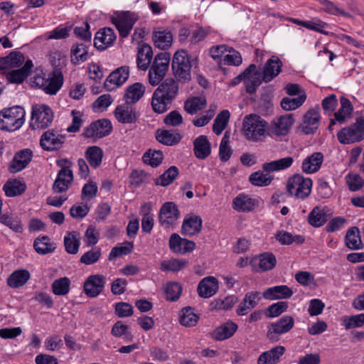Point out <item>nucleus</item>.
Segmentation results:
<instances>
[{
	"mask_svg": "<svg viewBox=\"0 0 364 364\" xmlns=\"http://www.w3.org/2000/svg\"><path fill=\"white\" fill-rule=\"evenodd\" d=\"M180 82L173 78H167L155 90L151 97V107L154 112L162 114L170 109L176 100Z\"/></svg>",
	"mask_w": 364,
	"mask_h": 364,
	"instance_id": "1",
	"label": "nucleus"
},
{
	"mask_svg": "<svg viewBox=\"0 0 364 364\" xmlns=\"http://www.w3.org/2000/svg\"><path fill=\"white\" fill-rule=\"evenodd\" d=\"M242 132L248 141L264 142L267 136L269 135L268 123L257 114H248L243 119Z\"/></svg>",
	"mask_w": 364,
	"mask_h": 364,
	"instance_id": "2",
	"label": "nucleus"
},
{
	"mask_svg": "<svg viewBox=\"0 0 364 364\" xmlns=\"http://www.w3.org/2000/svg\"><path fill=\"white\" fill-rule=\"evenodd\" d=\"M191 61L188 52L181 49L173 56L171 69L176 80L181 83H187L191 80Z\"/></svg>",
	"mask_w": 364,
	"mask_h": 364,
	"instance_id": "3",
	"label": "nucleus"
},
{
	"mask_svg": "<svg viewBox=\"0 0 364 364\" xmlns=\"http://www.w3.org/2000/svg\"><path fill=\"white\" fill-rule=\"evenodd\" d=\"M25 122V111L20 106L4 108L0 112V129L14 132L20 129Z\"/></svg>",
	"mask_w": 364,
	"mask_h": 364,
	"instance_id": "4",
	"label": "nucleus"
},
{
	"mask_svg": "<svg viewBox=\"0 0 364 364\" xmlns=\"http://www.w3.org/2000/svg\"><path fill=\"white\" fill-rule=\"evenodd\" d=\"M170 55L166 53L157 54L152 63L150 64L149 71V82L156 86L162 81L169 67Z\"/></svg>",
	"mask_w": 364,
	"mask_h": 364,
	"instance_id": "5",
	"label": "nucleus"
},
{
	"mask_svg": "<svg viewBox=\"0 0 364 364\" xmlns=\"http://www.w3.org/2000/svg\"><path fill=\"white\" fill-rule=\"evenodd\" d=\"M56 164L60 167V170L54 181L53 189L56 193H63L73 181V173L70 169L73 164L68 159L65 158L57 160Z\"/></svg>",
	"mask_w": 364,
	"mask_h": 364,
	"instance_id": "6",
	"label": "nucleus"
},
{
	"mask_svg": "<svg viewBox=\"0 0 364 364\" xmlns=\"http://www.w3.org/2000/svg\"><path fill=\"white\" fill-rule=\"evenodd\" d=\"M138 18V15L134 12L122 11L114 12L111 16V21L116 26L119 36L127 38Z\"/></svg>",
	"mask_w": 364,
	"mask_h": 364,
	"instance_id": "7",
	"label": "nucleus"
},
{
	"mask_svg": "<svg viewBox=\"0 0 364 364\" xmlns=\"http://www.w3.org/2000/svg\"><path fill=\"white\" fill-rule=\"evenodd\" d=\"M338 141L342 144H349L364 139V118L356 119L355 123L342 128L337 133Z\"/></svg>",
	"mask_w": 364,
	"mask_h": 364,
	"instance_id": "8",
	"label": "nucleus"
},
{
	"mask_svg": "<svg viewBox=\"0 0 364 364\" xmlns=\"http://www.w3.org/2000/svg\"><path fill=\"white\" fill-rule=\"evenodd\" d=\"M312 181L301 174H294L288 179L287 189L291 196L299 199L306 198L311 192Z\"/></svg>",
	"mask_w": 364,
	"mask_h": 364,
	"instance_id": "9",
	"label": "nucleus"
},
{
	"mask_svg": "<svg viewBox=\"0 0 364 364\" xmlns=\"http://www.w3.org/2000/svg\"><path fill=\"white\" fill-rule=\"evenodd\" d=\"M53 120V113L48 105H36L32 107L31 127L33 129H46Z\"/></svg>",
	"mask_w": 364,
	"mask_h": 364,
	"instance_id": "10",
	"label": "nucleus"
},
{
	"mask_svg": "<svg viewBox=\"0 0 364 364\" xmlns=\"http://www.w3.org/2000/svg\"><path fill=\"white\" fill-rule=\"evenodd\" d=\"M294 325V318L289 315H284L268 326L267 336L271 341L277 342L279 340V336L289 332Z\"/></svg>",
	"mask_w": 364,
	"mask_h": 364,
	"instance_id": "11",
	"label": "nucleus"
},
{
	"mask_svg": "<svg viewBox=\"0 0 364 364\" xmlns=\"http://www.w3.org/2000/svg\"><path fill=\"white\" fill-rule=\"evenodd\" d=\"M112 130L111 122L101 119L92 122L84 129L83 136L86 138L101 139L109 134Z\"/></svg>",
	"mask_w": 364,
	"mask_h": 364,
	"instance_id": "12",
	"label": "nucleus"
},
{
	"mask_svg": "<svg viewBox=\"0 0 364 364\" xmlns=\"http://www.w3.org/2000/svg\"><path fill=\"white\" fill-rule=\"evenodd\" d=\"M294 123L293 114H287L272 121L268 125L269 135L271 134L277 136L287 135Z\"/></svg>",
	"mask_w": 364,
	"mask_h": 364,
	"instance_id": "13",
	"label": "nucleus"
},
{
	"mask_svg": "<svg viewBox=\"0 0 364 364\" xmlns=\"http://www.w3.org/2000/svg\"><path fill=\"white\" fill-rule=\"evenodd\" d=\"M65 141V135L53 129L45 132L40 140L41 147L48 151L60 149Z\"/></svg>",
	"mask_w": 364,
	"mask_h": 364,
	"instance_id": "14",
	"label": "nucleus"
},
{
	"mask_svg": "<svg viewBox=\"0 0 364 364\" xmlns=\"http://www.w3.org/2000/svg\"><path fill=\"white\" fill-rule=\"evenodd\" d=\"M179 216L177 206L173 202H166L161 208L159 219L160 223L166 228L173 225Z\"/></svg>",
	"mask_w": 364,
	"mask_h": 364,
	"instance_id": "15",
	"label": "nucleus"
},
{
	"mask_svg": "<svg viewBox=\"0 0 364 364\" xmlns=\"http://www.w3.org/2000/svg\"><path fill=\"white\" fill-rule=\"evenodd\" d=\"M129 76V68L122 66L112 72L107 77L104 85L106 90L111 91L124 83Z\"/></svg>",
	"mask_w": 364,
	"mask_h": 364,
	"instance_id": "16",
	"label": "nucleus"
},
{
	"mask_svg": "<svg viewBox=\"0 0 364 364\" xmlns=\"http://www.w3.org/2000/svg\"><path fill=\"white\" fill-rule=\"evenodd\" d=\"M114 116L117 121L122 124H133L138 121L139 114L131 104L119 105L114 110Z\"/></svg>",
	"mask_w": 364,
	"mask_h": 364,
	"instance_id": "17",
	"label": "nucleus"
},
{
	"mask_svg": "<svg viewBox=\"0 0 364 364\" xmlns=\"http://www.w3.org/2000/svg\"><path fill=\"white\" fill-rule=\"evenodd\" d=\"M105 277L101 274L89 276L84 283V291L90 297L98 296L103 290Z\"/></svg>",
	"mask_w": 364,
	"mask_h": 364,
	"instance_id": "18",
	"label": "nucleus"
},
{
	"mask_svg": "<svg viewBox=\"0 0 364 364\" xmlns=\"http://www.w3.org/2000/svg\"><path fill=\"white\" fill-rule=\"evenodd\" d=\"M168 245L170 250L177 254L191 252L196 247L193 241L181 238L177 233L171 235Z\"/></svg>",
	"mask_w": 364,
	"mask_h": 364,
	"instance_id": "19",
	"label": "nucleus"
},
{
	"mask_svg": "<svg viewBox=\"0 0 364 364\" xmlns=\"http://www.w3.org/2000/svg\"><path fill=\"white\" fill-rule=\"evenodd\" d=\"M115 39L116 35L112 28H101L95 34L94 46L98 50H103L111 46Z\"/></svg>",
	"mask_w": 364,
	"mask_h": 364,
	"instance_id": "20",
	"label": "nucleus"
},
{
	"mask_svg": "<svg viewBox=\"0 0 364 364\" xmlns=\"http://www.w3.org/2000/svg\"><path fill=\"white\" fill-rule=\"evenodd\" d=\"M283 64L276 55H272L265 63L262 70V80L265 82H270L282 71Z\"/></svg>",
	"mask_w": 364,
	"mask_h": 364,
	"instance_id": "21",
	"label": "nucleus"
},
{
	"mask_svg": "<svg viewBox=\"0 0 364 364\" xmlns=\"http://www.w3.org/2000/svg\"><path fill=\"white\" fill-rule=\"evenodd\" d=\"M260 299L261 296L259 291L247 292L237 306L236 313L239 316L247 314L250 310L256 307Z\"/></svg>",
	"mask_w": 364,
	"mask_h": 364,
	"instance_id": "22",
	"label": "nucleus"
},
{
	"mask_svg": "<svg viewBox=\"0 0 364 364\" xmlns=\"http://www.w3.org/2000/svg\"><path fill=\"white\" fill-rule=\"evenodd\" d=\"M32 151L28 149L16 153L9 167L11 173H17L26 167L32 159Z\"/></svg>",
	"mask_w": 364,
	"mask_h": 364,
	"instance_id": "23",
	"label": "nucleus"
},
{
	"mask_svg": "<svg viewBox=\"0 0 364 364\" xmlns=\"http://www.w3.org/2000/svg\"><path fill=\"white\" fill-rule=\"evenodd\" d=\"M262 295L267 300L287 299L293 295V291L287 285H279L266 289Z\"/></svg>",
	"mask_w": 364,
	"mask_h": 364,
	"instance_id": "24",
	"label": "nucleus"
},
{
	"mask_svg": "<svg viewBox=\"0 0 364 364\" xmlns=\"http://www.w3.org/2000/svg\"><path fill=\"white\" fill-rule=\"evenodd\" d=\"M63 83V76L60 68H55L46 78L43 91L49 95H55L60 89Z\"/></svg>",
	"mask_w": 364,
	"mask_h": 364,
	"instance_id": "25",
	"label": "nucleus"
},
{
	"mask_svg": "<svg viewBox=\"0 0 364 364\" xmlns=\"http://www.w3.org/2000/svg\"><path fill=\"white\" fill-rule=\"evenodd\" d=\"M33 67L32 60H28L22 68L9 72L6 79L10 83L21 84L28 77Z\"/></svg>",
	"mask_w": 364,
	"mask_h": 364,
	"instance_id": "26",
	"label": "nucleus"
},
{
	"mask_svg": "<svg viewBox=\"0 0 364 364\" xmlns=\"http://www.w3.org/2000/svg\"><path fill=\"white\" fill-rule=\"evenodd\" d=\"M320 115L315 109H309L304 116L301 131L306 134H314L318 127Z\"/></svg>",
	"mask_w": 364,
	"mask_h": 364,
	"instance_id": "27",
	"label": "nucleus"
},
{
	"mask_svg": "<svg viewBox=\"0 0 364 364\" xmlns=\"http://www.w3.org/2000/svg\"><path fill=\"white\" fill-rule=\"evenodd\" d=\"M202 223V219L198 215L186 216L181 226V233L188 236L198 235L201 230Z\"/></svg>",
	"mask_w": 364,
	"mask_h": 364,
	"instance_id": "28",
	"label": "nucleus"
},
{
	"mask_svg": "<svg viewBox=\"0 0 364 364\" xmlns=\"http://www.w3.org/2000/svg\"><path fill=\"white\" fill-rule=\"evenodd\" d=\"M198 294L202 298H210L218 290V282L214 277L203 278L198 285Z\"/></svg>",
	"mask_w": 364,
	"mask_h": 364,
	"instance_id": "29",
	"label": "nucleus"
},
{
	"mask_svg": "<svg viewBox=\"0 0 364 364\" xmlns=\"http://www.w3.org/2000/svg\"><path fill=\"white\" fill-rule=\"evenodd\" d=\"M284 352V346H277L261 353L257 359V364H276L279 363Z\"/></svg>",
	"mask_w": 364,
	"mask_h": 364,
	"instance_id": "30",
	"label": "nucleus"
},
{
	"mask_svg": "<svg viewBox=\"0 0 364 364\" xmlns=\"http://www.w3.org/2000/svg\"><path fill=\"white\" fill-rule=\"evenodd\" d=\"M323 161V154L314 152L303 161L301 165L302 171L309 174L316 173L320 169Z\"/></svg>",
	"mask_w": 364,
	"mask_h": 364,
	"instance_id": "31",
	"label": "nucleus"
},
{
	"mask_svg": "<svg viewBox=\"0 0 364 364\" xmlns=\"http://www.w3.org/2000/svg\"><path fill=\"white\" fill-rule=\"evenodd\" d=\"M329 211L327 207H314L309 213L307 221L314 228H320L327 221V213Z\"/></svg>",
	"mask_w": 364,
	"mask_h": 364,
	"instance_id": "32",
	"label": "nucleus"
},
{
	"mask_svg": "<svg viewBox=\"0 0 364 364\" xmlns=\"http://www.w3.org/2000/svg\"><path fill=\"white\" fill-rule=\"evenodd\" d=\"M30 278L31 274L27 269H16L9 276L6 283L9 287L17 289L24 286Z\"/></svg>",
	"mask_w": 364,
	"mask_h": 364,
	"instance_id": "33",
	"label": "nucleus"
},
{
	"mask_svg": "<svg viewBox=\"0 0 364 364\" xmlns=\"http://www.w3.org/2000/svg\"><path fill=\"white\" fill-rule=\"evenodd\" d=\"M152 58L153 51L151 47L146 43L140 45L136 58L137 68L141 70H147L151 64Z\"/></svg>",
	"mask_w": 364,
	"mask_h": 364,
	"instance_id": "34",
	"label": "nucleus"
},
{
	"mask_svg": "<svg viewBox=\"0 0 364 364\" xmlns=\"http://www.w3.org/2000/svg\"><path fill=\"white\" fill-rule=\"evenodd\" d=\"M146 87L141 82H135L132 85L127 87L124 99L127 104H135L144 95Z\"/></svg>",
	"mask_w": 364,
	"mask_h": 364,
	"instance_id": "35",
	"label": "nucleus"
},
{
	"mask_svg": "<svg viewBox=\"0 0 364 364\" xmlns=\"http://www.w3.org/2000/svg\"><path fill=\"white\" fill-rule=\"evenodd\" d=\"M237 329V325L228 321L215 328L212 332V338L216 341H223L232 337Z\"/></svg>",
	"mask_w": 364,
	"mask_h": 364,
	"instance_id": "36",
	"label": "nucleus"
},
{
	"mask_svg": "<svg viewBox=\"0 0 364 364\" xmlns=\"http://www.w3.org/2000/svg\"><path fill=\"white\" fill-rule=\"evenodd\" d=\"M91 43H82L74 44L70 50L71 62L74 65L85 62L89 58L88 48Z\"/></svg>",
	"mask_w": 364,
	"mask_h": 364,
	"instance_id": "37",
	"label": "nucleus"
},
{
	"mask_svg": "<svg viewBox=\"0 0 364 364\" xmlns=\"http://www.w3.org/2000/svg\"><path fill=\"white\" fill-rule=\"evenodd\" d=\"M181 134L174 129L161 130L158 129L156 132V140L166 146H173L177 144L181 139Z\"/></svg>",
	"mask_w": 364,
	"mask_h": 364,
	"instance_id": "38",
	"label": "nucleus"
},
{
	"mask_svg": "<svg viewBox=\"0 0 364 364\" xmlns=\"http://www.w3.org/2000/svg\"><path fill=\"white\" fill-rule=\"evenodd\" d=\"M193 151L200 159H206L211 153L210 143L205 135H200L193 141Z\"/></svg>",
	"mask_w": 364,
	"mask_h": 364,
	"instance_id": "39",
	"label": "nucleus"
},
{
	"mask_svg": "<svg viewBox=\"0 0 364 364\" xmlns=\"http://www.w3.org/2000/svg\"><path fill=\"white\" fill-rule=\"evenodd\" d=\"M152 38L154 46L159 49L166 50L172 45L173 35L168 30L155 31Z\"/></svg>",
	"mask_w": 364,
	"mask_h": 364,
	"instance_id": "40",
	"label": "nucleus"
},
{
	"mask_svg": "<svg viewBox=\"0 0 364 364\" xmlns=\"http://www.w3.org/2000/svg\"><path fill=\"white\" fill-rule=\"evenodd\" d=\"M294 161V158L291 156H287L278 160L272 161L270 162L263 164L262 170L267 173L284 170L289 168L292 165Z\"/></svg>",
	"mask_w": 364,
	"mask_h": 364,
	"instance_id": "41",
	"label": "nucleus"
},
{
	"mask_svg": "<svg viewBox=\"0 0 364 364\" xmlns=\"http://www.w3.org/2000/svg\"><path fill=\"white\" fill-rule=\"evenodd\" d=\"M340 102L341 107L334 113V117L338 122L343 124L346 122L347 118L351 116L353 107L350 101L343 96L340 98Z\"/></svg>",
	"mask_w": 364,
	"mask_h": 364,
	"instance_id": "42",
	"label": "nucleus"
},
{
	"mask_svg": "<svg viewBox=\"0 0 364 364\" xmlns=\"http://www.w3.org/2000/svg\"><path fill=\"white\" fill-rule=\"evenodd\" d=\"M33 247L37 253L43 255L54 252L56 248L55 244L48 236L37 237L34 240Z\"/></svg>",
	"mask_w": 364,
	"mask_h": 364,
	"instance_id": "43",
	"label": "nucleus"
},
{
	"mask_svg": "<svg viewBox=\"0 0 364 364\" xmlns=\"http://www.w3.org/2000/svg\"><path fill=\"white\" fill-rule=\"evenodd\" d=\"M345 242L346 247L350 250H360L363 247V244L358 228L353 227L348 230Z\"/></svg>",
	"mask_w": 364,
	"mask_h": 364,
	"instance_id": "44",
	"label": "nucleus"
},
{
	"mask_svg": "<svg viewBox=\"0 0 364 364\" xmlns=\"http://www.w3.org/2000/svg\"><path fill=\"white\" fill-rule=\"evenodd\" d=\"M85 156L91 167L96 168L102 164L103 151L97 146H89L85 153Z\"/></svg>",
	"mask_w": 364,
	"mask_h": 364,
	"instance_id": "45",
	"label": "nucleus"
},
{
	"mask_svg": "<svg viewBox=\"0 0 364 364\" xmlns=\"http://www.w3.org/2000/svg\"><path fill=\"white\" fill-rule=\"evenodd\" d=\"M64 245L68 253L76 254L80 245V234L75 231L68 232L64 237Z\"/></svg>",
	"mask_w": 364,
	"mask_h": 364,
	"instance_id": "46",
	"label": "nucleus"
},
{
	"mask_svg": "<svg viewBox=\"0 0 364 364\" xmlns=\"http://www.w3.org/2000/svg\"><path fill=\"white\" fill-rule=\"evenodd\" d=\"M206 100L204 97H192L188 98L184 102V109L190 114H195L206 106Z\"/></svg>",
	"mask_w": 364,
	"mask_h": 364,
	"instance_id": "47",
	"label": "nucleus"
},
{
	"mask_svg": "<svg viewBox=\"0 0 364 364\" xmlns=\"http://www.w3.org/2000/svg\"><path fill=\"white\" fill-rule=\"evenodd\" d=\"M306 99V93H301L300 96H289L284 97L281 101V107L283 109L289 111L301 107Z\"/></svg>",
	"mask_w": 364,
	"mask_h": 364,
	"instance_id": "48",
	"label": "nucleus"
},
{
	"mask_svg": "<svg viewBox=\"0 0 364 364\" xmlns=\"http://www.w3.org/2000/svg\"><path fill=\"white\" fill-rule=\"evenodd\" d=\"M3 189L7 196L14 197L21 195L26 191V186L25 183L21 181L14 180L12 181H7L4 184Z\"/></svg>",
	"mask_w": 364,
	"mask_h": 364,
	"instance_id": "49",
	"label": "nucleus"
},
{
	"mask_svg": "<svg viewBox=\"0 0 364 364\" xmlns=\"http://www.w3.org/2000/svg\"><path fill=\"white\" fill-rule=\"evenodd\" d=\"M188 262L185 259H171L164 260L160 264V269L163 272L171 271L178 272L184 269Z\"/></svg>",
	"mask_w": 364,
	"mask_h": 364,
	"instance_id": "50",
	"label": "nucleus"
},
{
	"mask_svg": "<svg viewBox=\"0 0 364 364\" xmlns=\"http://www.w3.org/2000/svg\"><path fill=\"white\" fill-rule=\"evenodd\" d=\"M230 116V114L228 109H223L218 114L213 124V131L216 135H220L226 128Z\"/></svg>",
	"mask_w": 364,
	"mask_h": 364,
	"instance_id": "51",
	"label": "nucleus"
},
{
	"mask_svg": "<svg viewBox=\"0 0 364 364\" xmlns=\"http://www.w3.org/2000/svg\"><path fill=\"white\" fill-rule=\"evenodd\" d=\"M262 81H263L262 77H261L259 73L256 70L251 74H249L244 81L246 92L249 94L255 93Z\"/></svg>",
	"mask_w": 364,
	"mask_h": 364,
	"instance_id": "52",
	"label": "nucleus"
},
{
	"mask_svg": "<svg viewBox=\"0 0 364 364\" xmlns=\"http://www.w3.org/2000/svg\"><path fill=\"white\" fill-rule=\"evenodd\" d=\"M70 281L65 277L54 280L51 284L52 291L57 296H65L70 291Z\"/></svg>",
	"mask_w": 364,
	"mask_h": 364,
	"instance_id": "53",
	"label": "nucleus"
},
{
	"mask_svg": "<svg viewBox=\"0 0 364 364\" xmlns=\"http://www.w3.org/2000/svg\"><path fill=\"white\" fill-rule=\"evenodd\" d=\"M254 205L253 200L245 194H240L233 200V208L238 211H250Z\"/></svg>",
	"mask_w": 364,
	"mask_h": 364,
	"instance_id": "54",
	"label": "nucleus"
},
{
	"mask_svg": "<svg viewBox=\"0 0 364 364\" xmlns=\"http://www.w3.org/2000/svg\"><path fill=\"white\" fill-rule=\"evenodd\" d=\"M178 173V168L175 166H172L156 180L155 183L161 186H168L176 178Z\"/></svg>",
	"mask_w": 364,
	"mask_h": 364,
	"instance_id": "55",
	"label": "nucleus"
},
{
	"mask_svg": "<svg viewBox=\"0 0 364 364\" xmlns=\"http://www.w3.org/2000/svg\"><path fill=\"white\" fill-rule=\"evenodd\" d=\"M199 317L193 312V309L190 307H185L181 311L180 316V323L185 326H194L198 323Z\"/></svg>",
	"mask_w": 364,
	"mask_h": 364,
	"instance_id": "56",
	"label": "nucleus"
},
{
	"mask_svg": "<svg viewBox=\"0 0 364 364\" xmlns=\"http://www.w3.org/2000/svg\"><path fill=\"white\" fill-rule=\"evenodd\" d=\"M269 173H264L263 171H258L250 174L249 177L250 182L256 186H267L269 185L273 177L269 175Z\"/></svg>",
	"mask_w": 364,
	"mask_h": 364,
	"instance_id": "57",
	"label": "nucleus"
},
{
	"mask_svg": "<svg viewBox=\"0 0 364 364\" xmlns=\"http://www.w3.org/2000/svg\"><path fill=\"white\" fill-rule=\"evenodd\" d=\"M182 292V287L178 282H169L165 289L166 299L170 301H177Z\"/></svg>",
	"mask_w": 364,
	"mask_h": 364,
	"instance_id": "58",
	"label": "nucleus"
},
{
	"mask_svg": "<svg viewBox=\"0 0 364 364\" xmlns=\"http://www.w3.org/2000/svg\"><path fill=\"white\" fill-rule=\"evenodd\" d=\"M164 159V154L162 151L159 150L152 151L149 149L143 156V161L145 164H147L152 167L158 166Z\"/></svg>",
	"mask_w": 364,
	"mask_h": 364,
	"instance_id": "59",
	"label": "nucleus"
},
{
	"mask_svg": "<svg viewBox=\"0 0 364 364\" xmlns=\"http://www.w3.org/2000/svg\"><path fill=\"white\" fill-rule=\"evenodd\" d=\"M346 181L350 191H359L364 186V179L358 173H349Z\"/></svg>",
	"mask_w": 364,
	"mask_h": 364,
	"instance_id": "60",
	"label": "nucleus"
},
{
	"mask_svg": "<svg viewBox=\"0 0 364 364\" xmlns=\"http://www.w3.org/2000/svg\"><path fill=\"white\" fill-rule=\"evenodd\" d=\"M275 256L270 252H265L260 255L259 267L262 272L273 269L276 265Z\"/></svg>",
	"mask_w": 364,
	"mask_h": 364,
	"instance_id": "61",
	"label": "nucleus"
},
{
	"mask_svg": "<svg viewBox=\"0 0 364 364\" xmlns=\"http://www.w3.org/2000/svg\"><path fill=\"white\" fill-rule=\"evenodd\" d=\"M32 299L48 309L53 308L54 304L52 296L49 294L42 291H35Z\"/></svg>",
	"mask_w": 364,
	"mask_h": 364,
	"instance_id": "62",
	"label": "nucleus"
},
{
	"mask_svg": "<svg viewBox=\"0 0 364 364\" xmlns=\"http://www.w3.org/2000/svg\"><path fill=\"white\" fill-rule=\"evenodd\" d=\"M288 308V303L287 301H279L272 304L265 311V314L269 318H274L279 316L283 312L286 311Z\"/></svg>",
	"mask_w": 364,
	"mask_h": 364,
	"instance_id": "63",
	"label": "nucleus"
},
{
	"mask_svg": "<svg viewBox=\"0 0 364 364\" xmlns=\"http://www.w3.org/2000/svg\"><path fill=\"white\" fill-rule=\"evenodd\" d=\"M228 54L225 55L223 58V61L225 65L232 66H239L242 63V58L240 53L228 46Z\"/></svg>",
	"mask_w": 364,
	"mask_h": 364,
	"instance_id": "64",
	"label": "nucleus"
}]
</instances>
